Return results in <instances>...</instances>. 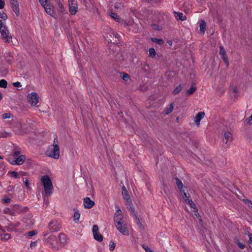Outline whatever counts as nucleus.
Returning a JSON list of instances; mask_svg holds the SVG:
<instances>
[{
	"instance_id": "412c9836",
	"label": "nucleus",
	"mask_w": 252,
	"mask_h": 252,
	"mask_svg": "<svg viewBox=\"0 0 252 252\" xmlns=\"http://www.w3.org/2000/svg\"><path fill=\"white\" fill-rule=\"evenodd\" d=\"M59 241L60 243L63 244L66 241V236L63 233H60L58 235Z\"/></svg>"
},
{
	"instance_id": "c756f323",
	"label": "nucleus",
	"mask_w": 252,
	"mask_h": 252,
	"mask_svg": "<svg viewBox=\"0 0 252 252\" xmlns=\"http://www.w3.org/2000/svg\"><path fill=\"white\" fill-rule=\"evenodd\" d=\"M243 201L249 207L252 208V201L248 199H243Z\"/></svg>"
},
{
	"instance_id": "72a5a7b5",
	"label": "nucleus",
	"mask_w": 252,
	"mask_h": 252,
	"mask_svg": "<svg viewBox=\"0 0 252 252\" xmlns=\"http://www.w3.org/2000/svg\"><path fill=\"white\" fill-rule=\"evenodd\" d=\"M11 117H12L11 114L10 113H4L2 115V117L4 119L10 118H11Z\"/></svg>"
},
{
	"instance_id": "ddd939ff",
	"label": "nucleus",
	"mask_w": 252,
	"mask_h": 252,
	"mask_svg": "<svg viewBox=\"0 0 252 252\" xmlns=\"http://www.w3.org/2000/svg\"><path fill=\"white\" fill-rule=\"evenodd\" d=\"M122 193L124 199L126 200L127 202L131 204V200L130 199V196L128 194L126 188L124 186L122 187Z\"/></svg>"
},
{
	"instance_id": "79ce46f5",
	"label": "nucleus",
	"mask_w": 252,
	"mask_h": 252,
	"mask_svg": "<svg viewBox=\"0 0 252 252\" xmlns=\"http://www.w3.org/2000/svg\"><path fill=\"white\" fill-rule=\"evenodd\" d=\"M39 2L42 5V6H45L48 2V0H39Z\"/></svg>"
},
{
	"instance_id": "58836bf2",
	"label": "nucleus",
	"mask_w": 252,
	"mask_h": 252,
	"mask_svg": "<svg viewBox=\"0 0 252 252\" xmlns=\"http://www.w3.org/2000/svg\"><path fill=\"white\" fill-rule=\"evenodd\" d=\"M111 243L112 244H110V246H109V250H110V251H113L115 249L116 245H115V244L114 242H111Z\"/></svg>"
},
{
	"instance_id": "9b49d317",
	"label": "nucleus",
	"mask_w": 252,
	"mask_h": 252,
	"mask_svg": "<svg viewBox=\"0 0 252 252\" xmlns=\"http://www.w3.org/2000/svg\"><path fill=\"white\" fill-rule=\"evenodd\" d=\"M43 7L44 8L45 10L48 14L52 16V17H54V7L51 4L50 2L49 1L45 5V6H43Z\"/></svg>"
},
{
	"instance_id": "a18cd8bd",
	"label": "nucleus",
	"mask_w": 252,
	"mask_h": 252,
	"mask_svg": "<svg viewBox=\"0 0 252 252\" xmlns=\"http://www.w3.org/2000/svg\"><path fill=\"white\" fill-rule=\"evenodd\" d=\"M12 84L15 87H20L22 86L20 82H14Z\"/></svg>"
},
{
	"instance_id": "3c124183",
	"label": "nucleus",
	"mask_w": 252,
	"mask_h": 252,
	"mask_svg": "<svg viewBox=\"0 0 252 252\" xmlns=\"http://www.w3.org/2000/svg\"><path fill=\"white\" fill-rule=\"evenodd\" d=\"M4 212L5 214H12V211L10 210L9 208H6L4 210Z\"/></svg>"
},
{
	"instance_id": "c03bdc74",
	"label": "nucleus",
	"mask_w": 252,
	"mask_h": 252,
	"mask_svg": "<svg viewBox=\"0 0 252 252\" xmlns=\"http://www.w3.org/2000/svg\"><path fill=\"white\" fill-rule=\"evenodd\" d=\"M10 237V236L8 233H4L2 236V239H5L6 240H8Z\"/></svg>"
},
{
	"instance_id": "7ed1b4c3",
	"label": "nucleus",
	"mask_w": 252,
	"mask_h": 252,
	"mask_svg": "<svg viewBox=\"0 0 252 252\" xmlns=\"http://www.w3.org/2000/svg\"><path fill=\"white\" fill-rule=\"evenodd\" d=\"M0 36L5 42H10L12 39V36L6 26L0 29Z\"/></svg>"
},
{
	"instance_id": "9d476101",
	"label": "nucleus",
	"mask_w": 252,
	"mask_h": 252,
	"mask_svg": "<svg viewBox=\"0 0 252 252\" xmlns=\"http://www.w3.org/2000/svg\"><path fill=\"white\" fill-rule=\"evenodd\" d=\"M10 4L12 7L13 11L15 12L17 16L20 14L19 3L17 0H10Z\"/></svg>"
},
{
	"instance_id": "b1692460",
	"label": "nucleus",
	"mask_w": 252,
	"mask_h": 252,
	"mask_svg": "<svg viewBox=\"0 0 252 252\" xmlns=\"http://www.w3.org/2000/svg\"><path fill=\"white\" fill-rule=\"evenodd\" d=\"M174 103H171L169 106V107L166 108L165 110V115H168L172 112L173 108H174Z\"/></svg>"
},
{
	"instance_id": "aec40b11",
	"label": "nucleus",
	"mask_w": 252,
	"mask_h": 252,
	"mask_svg": "<svg viewBox=\"0 0 252 252\" xmlns=\"http://www.w3.org/2000/svg\"><path fill=\"white\" fill-rule=\"evenodd\" d=\"M224 136L225 139V144H227V142L231 141L232 139V135L229 132H225L224 134Z\"/></svg>"
},
{
	"instance_id": "a878e982",
	"label": "nucleus",
	"mask_w": 252,
	"mask_h": 252,
	"mask_svg": "<svg viewBox=\"0 0 252 252\" xmlns=\"http://www.w3.org/2000/svg\"><path fill=\"white\" fill-rule=\"evenodd\" d=\"M134 217L135 220V222H136V224H137V225L140 227V229H143V225L141 223V222H140L139 219L137 217V216L135 214L134 215Z\"/></svg>"
},
{
	"instance_id": "dca6fc26",
	"label": "nucleus",
	"mask_w": 252,
	"mask_h": 252,
	"mask_svg": "<svg viewBox=\"0 0 252 252\" xmlns=\"http://www.w3.org/2000/svg\"><path fill=\"white\" fill-rule=\"evenodd\" d=\"M26 157L25 155H21L15 160L14 162L17 165H21L23 163Z\"/></svg>"
},
{
	"instance_id": "4c0bfd02",
	"label": "nucleus",
	"mask_w": 252,
	"mask_h": 252,
	"mask_svg": "<svg viewBox=\"0 0 252 252\" xmlns=\"http://www.w3.org/2000/svg\"><path fill=\"white\" fill-rule=\"evenodd\" d=\"M247 234H248L249 238V243L250 244L252 245V234L249 232H248Z\"/></svg>"
},
{
	"instance_id": "0eeeda50",
	"label": "nucleus",
	"mask_w": 252,
	"mask_h": 252,
	"mask_svg": "<svg viewBox=\"0 0 252 252\" xmlns=\"http://www.w3.org/2000/svg\"><path fill=\"white\" fill-rule=\"evenodd\" d=\"M115 225L118 230L122 234L127 236L129 235L128 231L127 229L126 224L124 222L116 224Z\"/></svg>"
},
{
	"instance_id": "f257e3e1",
	"label": "nucleus",
	"mask_w": 252,
	"mask_h": 252,
	"mask_svg": "<svg viewBox=\"0 0 252 252\" xmlns=\"http://www.w3.org/2000/svg\"><path fill=\"white\" fill-rule=\"evenodd\" d=\"M46 155L54 159H58L60 157V148L57 140V136L54 137L53 144L49 146L45 152Z\"/></svg>"
},
{
	"instance_id": "864d4df0",
	"label": "nucleus",
	"mask_w": 252,
	"mask_h": 252,
	"mask_svg": "<svg viewBox=\"0 0 252 252\" xmlns=\"http://www.w3.org/2000/svg\"><path fill=\"white\" fill-rule=\"evenodd\" d=\"M246 122H247V123L249 124H251L252 123V120L250 118V117H249L248 118H247L246 120Z\"/></svg>"
},
{
	"instance_id": "13d9d810",
	"label": "nucleus",
	"mask_w": 252,
	"mask_h": 252,
	"mask_svg": "<svg viewBox=\"0 0 252 252\" xmlns=\"http://www.w3.org/2000/svg\"><path fill=\"white\" fill-rule=\"evenodd\" d=\"M19 225H20V223L18 222L11 224L12 226H13L14 227H18L19 226Z\"/></svg>"
},
{
	"instance_id": "5fc2aeb1",
	"label": "nucleus",
	"mask_w": 252,
	"mask_h": 252,
	"mask_svg": "<svg viewBox=\"0 0 252 252\" xmlns=\"http://www.w3.org/2000/svg\"><path fill=\"white\" fill-rule=\"evenodd\" d=\"M24 183H25V184L26 186V187L27 188H29L30 184L29 183V181H28V179H26L25 181H24Z\"/></svg>"
},
{
	"instance_id": "cd10ccee",
	"label": "nucleus",
	"mask_w": 252,
	"mask_h": 252,
	"mask_svg": "<svg viewBox=\"0 0 252 252\" xmlns=\"http://www.w3.org/2000/svg\"><path fill=\"white\" fill-rule=\"evenodd\" d=\"M7 82L5 80L2 79L0 80V87L6 88L7 87Z\"/></svg>"
},
{
	"instance_id": "4be33fe9",
	"label": "nucleus",
	"mask_w": 252,
	"mask_h": 252,
	"mask_svg": "<svg viewBox=\"0 0 252 252\" xmlns=\"http://www.w3.org/2000/svg\"><path fill=\"white\" fill-rule=\"evenodd\" d=\"M196 90V87L195 84H192L191 85L190 88L189 90H187V94L188 95H191L195 92Z\"/></svg>"
},
{
	"instance_id": "338daca9",
	"label": "nucleus",
	"mask_w": 252,
	"mask_h": 252,
	"mask_svg": "<svg viewBox=\"0 0 252 252\" xmlns=\"http://www.w3.org/2000/svg\"><path fill=\"white\" fill-rule=\"evenodd\" d=\"M130 209H131V211L134 212V208L133 207H130Z\"/></svg>"
},
{
	"instance_id": "39448f33",
	"label": "nucleus",
	"mask_w": 252,
	"mask_h": 252,
	"mask_svg": "<svg viewBox=\"0 0 252 252\" xmlns=\"http://www.w3.org/2000/svg\"><path fill=\"white\" fill-rule=\"evenodd\" d=\"M38 95L36 93L32 92L28 94L27 99L28 102L32 106H36L38 102Z\"/></svg>"
},
{
	"instance_id": "7c9ffc66",
	"label": "nucleus",
	"mask_w": 252,
	"mask_h": 252,
	"mask_svg": "<svg viewBox=\"0 0 252 252\" xmlns=\"http://www.w3.org/2000/svg\"><path fill=\"white\" fill-rule=\"evenodd\" d=\"M9 135L10 133L5 131L0 132V137L6 138L9 136Z\"/></svg>"
},
{
	"instance_id": "bb28decb",
	"label": "nucleus",
	"mask_w": 252,
	"mask_h": 252,
	"mask_svg": "<svg viewBox=\"0 0 252 252\" xmlns=\"http://www.w3.org/2000/svg\"><path fill=\"white\" fill-rule=\"evenodd\" d=\"M182 89V87L181 85L178 86L173 91V94L174 95H176L179 94Z\"/></svg>"
},
{
	"instance_id": "1a4fd4ad",
	"label": "nucleus",
	"mask_w": 252,
	"mask_h": 252,
	"mask_svg": "<svg viewBox=\"0 0 252 252\" xmlns=\"http://www.w3.org/2000/svg\"><path fill=\"white\" fill-rule=\"evenodd\" d=\"M219 48V53L220 55L221 56L222 59L225 63L226 67H228L229 66V62L227 56L226 55V52L222 46H220Z\"/></svg>"
},
{
	"instance_id": "c9c22d12",
	"label": "nucleus",
	"mask_w": 252,
	"mask_h": 252,
	"mask_svg": "<svg viewBox=\"0 0 252 252\" xmlns=\"http://www.w3.org/2000/svg\"><path fill=\"white\" fill-rule=\"evenodd\" d=\"M0 18L5 20L7 18V16L4 12H0Z\"/></svg>"
},
{
	"instance_id": "6e6d98bb",
	"label": "nucleus",
	"mask_w": 252,
	"mask_h": 252,
	"mask_svg": "<svg viewBox=\"0 0 252 252\" xmlns=\"http://www.w3.org/2000/svg\"><path fill=\"white\" fill-rule=\"evenodd\" d=\"M49 239H51V240H55L56 239V237L54 235H51L49 237Z\"/></svg>"
},
{
	"instance_id": "4468645a",
	"label": "nucleus",
	"mask_w": 252,
	"mask_h": 252,
	"mask_svg": "<svg viewBox=\"0 0 252 252\" xmlns=\"http://www.w3.org/2000/svg\"><path fill=\"white\" fill-rule=\"evenodd\" d=\"M205 116V113L203 112H200L198 113L195 117L194 122L195 124L198 126L200 125V122L202 119Z\"/></svg>"
},
{
	"instance_id": "09e8293b",
	"label": "nucleus",
	"mask_w": 252,
	"mask_h": 252,
	"mask_svg": "<svg viewBox=\"0 0 252 252\" xmlns=\"http://www.w3.org/2000/svg\"><path fill=\"white\" fill-rule=\"evenodd\" d=\"M5 5L4 0H0V9L4 7Z\"/></svg>"
},
{
	"instance_id": "6ab92c4d",
	"label": "nucleus",
	"mask_w": 252,
	"mask_h": 252,
	"mask_svg": "<svg viewBox=\"0 0 252 252\" xmlns=\"http://www.w3.org/2000/svg\"><path fill=\"white\" fill-rule=\"evenodd\" d=\"M176 181L177 186L181 192L184 191L183 188L184 185L182 182V181L177 177L175 178Z\"/></svg>"
},
{
	"instance_id": "6e6552de",
	"label": "nucleus",
	"mask_w": 252,
	"mask_h": 252,
	"mask_svg": "<svg viewBox=\"0 0 252 252\" xmlns=\"http://www.w3.org/2000/svg\"><path fill=\"white\" fill-rule=\"evenodd\" d=\"M123 216L122 211L120 209L117 210L114 215V220L115 222V225L116 224H118L119 223L123 222Z\"/></svg>"
},
{
	"instance_id": "69168bd1",
	"label": "nucleus",
	"mask_w": 252,
	"mask_h": 252,
	"mask_svg": "<svg viewBox=\"0 0 252 252\" xmlns=\"http://www.w3.org/2000/svg\"><path fill=\"white\" fill-rule=\"evenodd\" d=\"M3 97V94H2V93H0V101L2 99Z\"/></svg>"
},
{
	"instance_id": "680f3d73",
	"label": "nucleus",
	"mask_w": 252,
	"mask_h": 252,
	"mask_svg": "<svg viewBox=\"0 0 252 252\" xmlns=\"http://www.w3.org/2000/svg\"><path fill=\"white\" fill-rule=\"evenodd\" d=\"M4 27H5V26L3 24L2 21L0 20V29L3 28Z\"/></svg>"
},
{
	"instance_id": "393cba45",
	"label": "nucleus",
	"mask_w": 252,
	"mask_h": 252,
	"mask_svg": "<svg viewBox=\"0 0 252 252\" xmlns=\"http://www.w3.org/2000/svg\"><path fill=\"white\" fill-rule=\"evenodd\" d=\"M200 31L203 33L206 30V23L204 21H202L199 25Z\"/></svg>"
},
{
	"instance_id": "473e14b6",
	"label": "nucleus",
	"mask_w": 252,
	"mask_h": 252,
	"mask_svg": "<svg viewBox=\"0 0 252 252\" xmlns=\"http://www.w3.org/2000/svg\"><path fill=\"white\" fill-rule=\"evenodd\" d=\"M99 232L98 227L97 225H94L93 227V233L96 234Z\"/></svg>"
},
{
	"instance_id": "de8ad7c7",
	"label": "nucleus",
	"mask_w": 252,
	"mask_h": 252,
	"mask_svg": "<svg viewBox=\"0 0 252 252\" xmlns=\"http://www.w3.org/2000/svg\"><path fill=\"white\" fill-rule=\"evenodd\" d=\"M143 248L144 249V250H145L146 252H154L153 251H152L150 248H149L147 246H143Z\"/></svg>"
},
{
	"instance_id": "052dcab7",
	"label": "nucleus",
	"mask_w": 252,
	"mask_h": 252,
	"mask_svg": "<svg viewBox=\"0 0 252 252\" xmlns=\"http://www.w3.org/2000/svg\"><path fill=\"white\" fill-rule=\"evenodd\" d=\"M10 198H5L4 199V201L6 203H9L10 202Z\"/></svg>"
},
{
	"instance_id": "37998d69",
	"label": "nucleus",
	"mask_w": 252,
	"mask_h": 252,
	"mask_svg": "<svg viewBox=\"0 0 252 252\" xmlns=\"http://www.w3.org/2000/svg\"><path fill=\"white\" fill-rule=\"evenodd\" d=\"M110 16L112 18H113V19H117L118 20L119 19V16L118 15L115 13H111V14H110Z\"/></svg>"
},
{
	"instance_id": "5701e85b",
	"label": "nucleus",
	"mask_w": 252,
	"mask_h": 252,
	"mask_svg": "<svg viewBox=\"0 0 252 252\" xmlns=\"http://www.w3.org/2000/svg\"><path fill=\"white\" fill-rule=\"evenodd\" d=\"M94 239L99 242H101L103 240L102 235L98 232L96 234H94Z\"/></svg>"
},
{
	"instance_id": "0e129e2a",
	"label": "nucleus",
	"mask_w": 252,
	"mask_h": 252,
	"mask_svg": "<svg viewBox=\"0 0 252 252\" xmlns=\"http://www.w3.org/2000/svg\"><path fill=\"white\" fill-rule=\"evenodd\" d=\"M114 35L116 38H118L119 37V35L117 33H113Z\"/></svg>"
},
{
	"instance_id": "bf43d9fd",
	"label": "nucleus",
	"mask_w": 252,
	"mask_h": 252,
	"mask_svg": "<svg viewBox=\"0 0 252 252\" xmlns=\"http://www.w3.org/2000/svg\"><path fill=\"white\" fill-rule=\"evenodd\" d=\"M152 26L154 29L159 30V29L158 28V26L157 25L153 24L152 25Z\"/></svg>"
},
{
	"instance_id": "f03ea898",
	"label": "nucleus",
	"mask_w": 252,
	"mask_h": 252,
	"mask_svg": "<svg viewBox=\"0 0 252 252\" xmlns=\"http://www.w3.org/2000/svg\"><path fill=\"white\" fill-rule=\"evenodd\" d=\"M41 183L44 187V190L46 197L50 196L53 193V186L49 177L44 175L41 177Z\"/></svg>"
},
{
	"instance_id": "423d86ee",
	"label": "nucleus",
	"mask_w": 252,
	"mask_h": 252,
	"mask_svg": "<svg viewBox=\"0 0 252 252\" xmlns=\"http://www.w3.org/2000/svg\"><path fill=\"white\" fill-rule=\"evenodd\" d=\"M68 2L70 14L75 15L78 9L77 1L76 0H68Z\"/></svg>"
},
{
	"instance_id": "49530a36",
	"label": "nucleus",
	"mask_w": 252,
	"mask_h": 252,
	"mask_svg": "<svg viewBox=\"0 0 252 252\" xmlns=\"http://www.w3.org/2000/svg\"><path fill=\"white\" fill-rule=\"evenodd\" d=\"M181 193H182V196L185 200L186 199H189V196H188L187 193L185 192L184 190V191H182Z\"/></svg>"
},
{
	"instance_id": "ea45409f",
	"label": "nucleus",
	"mask_w": 252,
	"mask_h": 252,
	"mask_svg": "<svg viewBox=\"0 0 252 252\" xmlns=\"http://www.w3.org/2000/svg\"><path fill=\"white\" fill-rule=\"evenodd\" d=\"M122 78H123V80L126 81L129 78V76L126 73H123L122 74Z\"/></svg>"
},
{
	"instance_id": "4d7b16f0",
	"label": "nucleus",
	"mask_w": 252,
	"mask_h": 252,
	"mask_svg": "<svg viewBox=\"0 0 252 252\" xmlns=\"http://www.w3.org/2000/svg\"><path fill=\"white\" fill-rule=\"evenodd\" d=\"M20 154V152L19 151H16L14 152V155L15 156H18Z\"/></svg>"
},
{
	"instance_id": "a19ab883",
	"label": "nucleus",
	"mask_w": 252,
	"mask_h": 252,
	"mask_svg": "<svg viewBox=\"0 0 252 252\" xmlns=\"http://www.w3.org/2000/svg\"><path fill=\"white\" fill-rule=\"evenodd\" d=\"M237 245L238 246V247L241 249H244L245 248V246L244 244H243V243L239 242V241H237L236 242Z\"/></svg>"
},
{
	"instance_id": "a211bd4d",
	"label": "nucleus",
	"mask_w": 252,
	"mask_h": 252,
	"mask_svg": "<svg viewBox=\"0 0 252 252\" xmlns=\"http://www.w3.org/2000/svg\"><path fill=\"white\" fill-rule=\"evenodd\" d=\"M185 202L187 204H188L191 207V208H192L193 209L192 211H193L194 212L197 211V209L195 207V205L194 203V202L192 201V200H189V199H186Z\"/></svg>"
},
{
	"instance_id": "f3484780",
	"label": "nucleus",
	"mask_w": 252,
	"mask_h": 252,
	"mask_svg": "<svg viewBox=\"0 0 252 252\" xmlns=\"http://www.w3.org/2000/svg\"><path fill=\"white\" fill-rule=\"evenodd\" d=\"M73 210L75 211L73 216V220L75 223H78L79 221L80 214L79 213V210L75 209H74Z\"/></svg>"
},
{
	"instance_id": "8fccbe9b",
	"label": "nucleus",
	"mask_w": 252,
	"mask_h": 252,
	"mask_svg": "<svg viewBox=\"0 0 252 252\" xmlns=\"http://www.w3.org/2000/svg\"><path fill=\"white\" fill-rule=\"evenodd\" d=\"M36 245H37L36 241L32 242L31 244H30V247L31 248H34V247H35L36 246Z\"/></svg>"
},
{
	"instance_id": "f8f14e48",
	"label": "nucleus",
	"mask_w": 252,
	"mask_h": 252,
	"mask_svg": "<svg viewBox=\"0 0 252 252\" xmlns=\"http://www.w3.org/2000/svg\"><path fill=\"white\" fill-rule=\"evenodd\" d=\"M83 202L85 208L90 209L94 205V201L92 200L89 197L84 198Z\"/></svg>"
},
{
	"instance_id": "2f4dec72",
	"label": "nucleus",
	"mask_w": 252,
	"mask_h": 252,
	"mask_svg": "<svg viewBox=\"0 0 252 252\" xmlns=\"http://www.w3.org/2000/svg\"><path fill=\"white\" fill-rule=\"evenodd\" d=\"M153 42H156L159 45H161L163 43V41L161 39L158 38H152Z\"/></svg>"
},
{
	"instance_id": "20e7f679",
	"label": "nucleus",
	"mask_w": 252,
	"mask_h": 252,
	"mask_svg": "<svg viewBox=\"0 0 252 252\" xmlns=\"http://www.w3.org/2000/svg\"><path fill=\"white\" fill-rule=\"evenodd\" d=\"M61 228L60 222L56 220H51L48 224V228L51 232H57Z\"/></svg>"
},
{
	"instance_id": "e433bc0d",
	"label": "nucleus",
	"mask_w": 252,
	"mask_h": 252,
	"mask_svg": "<svg viewBox=\"0 0 252 252\" xmlns=\"http://www.w3.org/2000/svg\"><path fill=\"white\" fill-rule=\"evenodd\" d=\"M10 173L11 175V176L15 178H17L18 177V173L16 171H11Z\"/></svg>"
},
{
	"instance_id": "c85d7f7f",
	"label": "nucleus",
	"mask_w": 252,
	"mask_h": 252,
	"mask_svg": "<svg viewBox=\"0 0 252 252\" xmlns=\"http://www.w3.org/2000/svg\"><path fill=\"white\" fill-rule=\"evenodd\" d=\"M149 56L152 58H154L156 56V51L154 48H151L149 50Z\"/></svg>"
},
{
	"instance_id": "774afa93",
	"label": "nucleus",
	"mask_w": 252,
	"mask_h": 252,
	"mask_svg": "<svg viewBox=\"0 0 252 252\" xmlns=\"http://www.w3.org/2000/svg\"><path fill=\"white\" fill-rule=\"evenodd\" d=\"M12 189V187L11 186H9L8 188V189L9 190H10Z\"/></svg>"
},
{
	"instance_id": "e2e57ef3",
	"label": "nucleus",
	"mask_w": 252,
	"mask_h": 252,
	"mask_svg": "<svg viewBox=\"0 0 252 252\" xmlns=\"http://www.w3.org/2000/svg\"><path fill=\"white\" fill-rule=\"evenodd\" d=\"M233 92H234L235 93H237L238 92V90L237 89V87H235L233 88Z\"/></svg>"
},
{
	"instance_id": "603ef678",
	"label": "nucleus",
	"mask_w": 252,
	"mask_h": 252,
	"mask_svg": "<svg viewBox=\"0 0 252 252\" xmlns=\"http://www.w3.org/2000/svg\"><path fill=\"white\" fill-rule=\"evenodd\" d=\"M120 3H116L114 6V8L115 9L118 10L119 8H120Z\"/></svg>"
},
{
	"instance_id": "f704fd0d",
	"label": "nucleus",
	"mask_w": 252,
	"mask_h": 252,
	"mask_svg": "<svg viewBox=\"0 0 252 252\" xmlns=\"http://www.w3.org/2000/svg\"><path fill=\"white\" fill-rule=\"evenodd\" d=\"M37 234V231L36 230H32L29 231L27 233V235L29 236L30 237H32Z\"/></svg>"
},
{
	"instance_id": "2eb2a0df",
	"label": "nucleus",
	"mask_w": 252,
	"mask_h": 252,
	"mask_svg": "<svg viewBox=\"0 0 252 252\" xmlns=\"http://www.w3.org/2000/svg\"><path fill=\"white\" fill-rule=\"evenodd\" d=\"M174 17L177 20L184 21L186 19V16L183 13L174 11Z\"/></svg>"
}]
</instances>
